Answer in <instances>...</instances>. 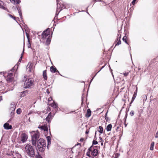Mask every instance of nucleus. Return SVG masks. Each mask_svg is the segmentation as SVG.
<instances>
[{
    "label": "nucleus",
    "mask_w": 158,
    "mask_h": 158,
    "mask_svg": "<svg viewBox=\"0 0 158 158\" xmlns=\"http://www.w3.org/2000/svg\"><path fill=\"white\" fill-rule=\"evenodd\" d=\"M125 127H126L127 124H126L125 123Z\"/></svg>",
    "instance_id": "52"
},
{
    "label": "nucleus",
    "mask_w": 158,
    "mask_h": 158,
    "mask_svg": "<svg viewBox=\"0 0 158 158\" xmlns=\"http://www.w3.org/2000/svg\"><path fill=\"white\" fill-rule=\"evenodd\" d=\"M47 142H48V145H47V148H48V147H49L50 145L51 144V137L48 136L47 137Z\"/></svg>",
    "instance_id": "18"
},
{
    "label": "nucleus",
    "mask_w": 158,
    "mask_h": 158,
    "mask_svg": "<svg viewBox=\"0 0 158 158\" xmlns=\"http://www.w3.org/2000/svg\"><path fill=\"white\" fill-rule=\"evenodd\" d=\"M129 48H130V51H129V52H130V56H131V47L130 46L129 47Z\"/></svg>",
    "instance_id": "48"
},
{
    "label": "nucleus",
    "mask_w": 158,
    "mask_h": 158,
    "mask_svg": "<svg viewBox=\"0 0 158 158\" xmlns=\"http://www.w3.org/2000/svg\"><path fill=\"white\" fill-rule=\"evenodd\" d=\"M84 140V139L83 138H81L80 139V141L81 142H83Z\"/></svg>",
    "instance_id": "47"
},
{
    "label": "nucleus",
    "mask_w": 158,
    "mask_h": 158,
    "mask_svg": "<svg viewBox=\"0 0 158 158\" xmlns=\"http://www.w3.org/2000/svg\"><path fill=\"white\" fill-rule=\"evenodd\" d=\"M9 15L10 17L11 18H12L15 20H16L15 19H16V17H13L12 15H10V14H9Z\"/></svg>",
    "instance_id": "33"
},
{
    "label": "nucleus",
    "mask_w": 158,
    "mask_h": 158,
    "mask_svg": "<svg viewBox=\"0 0 158 158\" xmlns=\"http://www.w3.org/2000/svg\"><path fill=\"white\" fill-rule=\"evenodd\" d=\"M43 76L44 80H47L48 77L47 75L46 70H45L43 71Z\"/></svg>",
    "instance_id": "19"
},
{
    "label": "nucleus",
    "mask_w": 158,
    "mask_h": 158,
    "mask_svg": "<svg viewBox=\"0 0 158 158\" xmlns=\"http://www.w3.org/2000/svg\"><path fill=\"white\" fill-rule=\"evenodd\" d=\"M55 110L56 111H57V110Z\"/></svg>",
    "instance_id": "59"
},
{
    "label": "nucleus",
    "mask_w": 158,
    "mask_h": 158,
    "mask_svg": "<svg viewBox=\"0 0 158 158\" xmlns=\"http://www.w3.org/2000/svg\"><path fill=\"white\" fill-rule=\"evenodd\" d=\"M36 143L39 150L40 151H43V147H45L46 146L45 140L43 139H40L37 141Z\"/></svg>",
    "instance_id": "4"
},
{
    "label": "nucleus",
    "mask_w": 158,
    "mask_h": 158,
    "mask_svg": "<svg viewBox=\"0 0 158 158\" xmlns=\"http://www.w3.org/2000/svg\"><path fill=\"white\" fill-rule=\"evenodd\" d=\"M23 150L27 156L30 157H33L35 156V149L31 144H25V147L23 148Z\"/></svg>",
    "instance_id": "1"
},
{
    "label": "nucleus",
    "mask_w": 158,
    "mask_h": 158,
    "mask_svg": "<svg viewBox=\"0 0 158 158\" xmlns=\"http://www.w3.org/2000/svg\"><path fill=\"white\" fill-rule=\"evenodd\" d=\"M88 133H89V132H88V131H86V134H88Z\"/></svg>",
    "instance_id": "53"
},
{
    "label": "nucleus",
    "mask_w": 158,
    "mask_h": 158,
    "mask_svg": "<svg viewBox=\"0 0 158 158\" xmlns=\"http://www.w3.org/2000/svg\"><path fill=\"white\" fill-rule=\"evenodd\" d=\"M38 128L42 131H48V127L47 124L42 125H39Z\"/></svg>",
    "instance_id": "10"
},
{
    "label": "nucleus",
    "mask_w": 158,
    "mask_h": 158,
    "mask_svg": "<svg viewBox=\"0 0 158 158\" xmlns=\"http://www.w3.org/2000/svg\"><path fill=\"white\" fill-rule=\"evenodd\" d=\"M21 112V109L20 108L18 109L16 111V112L18 114H20Z\"/></svg>",
    "instance_id": "29"
},
{
    "label": "nucleus",
    "mask_w": 158,
    "mask_h": 158,
    "mask_svg": "<svg viewBox=\"0 0 158 158\" xmlns=\"http://www.w3.org/2000/svg\"><path fill=\"white\" fill-rule=\"evenodd\" d=\"M11 106L10 107V110H11L12 111H14L15 108V106L13 104H11Z\"/></svg>",
    "instance_id": "25"
},
{
    "label": "nucleus",
    "mask_w": 158,
    "mask_h": 158,
    "mask_svg": "<svg viewBox=\"0 0 158 158\" xmlns=\"http://www.w3.org/2000/svg\"><path fill=\"white\" fill-rule=\"evenodd\" d=\"M137 89H136V90L135 92H134V94L133 95V97H132V98L131 103L132 102H133V101L135 99V98H136V95H137Z\"/></svg>",
    "instance_id": "22"
},
{
    "label": "nucleus",
    "mask_w": 158,
    "mask_h": 158,
    "mask_svg": "<svg viewBox=\"0 0 158 158\" xmlns=\"http://www.w3.org/2000/svg\"><path fill=\"white\" fill-rule=\"evenodd\" d=\"M121 37V35H120V36L119 37H118L116 39L115 42H117V43L116 44L115 47L116 46V45H118L120 44L121 43V41L120 40V38Z\"/></svg>",
    "instance_id": "13"
},
{
    "label": "nucleus",
    "mask_w": 158,
    "mask_h": 158,
    "mask_svg": "<svg viewBox=\"0 0 158 158\" xmlns=\"http://www.w3.org/2000/svg\"><path fill=\"white\" fill-rule=\"evenodd\" d=\"M118 158V157H117L116 156H115L114 158Z\"/></svg>",
    "instance_id": "54"
},
{
    "label": "nucleus",
    "mask_w": 158,
    "mask_h": 158,
    "mask_svg": "<svg viewBox=\"0 0 158 158\" xmlns=\"http://www.w3.org/2000/svg\"><path fill=\"white\" fill-rule=\"evenodd\" d=\"M50 40L49 39H47V40L46 41V43H48V42H50Z\"/></svg>",
    "instance_id": "45"
},
{
    "label": "nucleus",
    "mask_w": 158,
    "mask_h": 158,
    "mask_svg": "<svg viewBox=\"0 0 158 158\" xmlns=\"http://www.w3.org/2000/svg\"><path fill=\"white\" fill-rule=\"evenodd\" d=\"M14 68L13 67L10 71H8V73L6 72L1 73V74H2L5 77H6V80L9 82H12L14 78V75L12 72L14 70Z\"/></svg>",
    "instance_id": "3"
},
{
    "label": "nucleus",
    "mask_w": 158,
    "mask_h": 158,
    "mask_svg": "<svg viewBox=\"0 0 158 158\" xmlns=\"http://www.w3.org/2000/svg\"><path fill=\"white\" fill-rule=\"evenodd\" d=\"M31 136V140L32 145L36 146L37 141L39 138L40 134L37 131H32L30 132Z\"/></svg>",
    "instance_id": "2"
},
{
    "label": "nucleus",
    "mask_w": 158,
    "mask_h": 158,
    "mask_svg": "<svg viewBox=\"0 0 158 158\" xmlns=\"http://www.w3.org/2000/svg\"><path fill=\"white\" fill-rule=\"evenodd\" d=\"M49 34V32L47 29L44 31L42 34V37L43 39H45Z\"/></svg>",
    "instance_id": "11"
},
{
    "label": "nucleus",
    "mask_w": 158,
    "mask_h": 158,
    "mask_svg": "<svg viewBox=\"0 0 158 158\" xmlns=\"http://www.w3.org/2000/svg\"><path fill=\"white\" fill-rule=\"evenodd\" d=\"M2 100V96H0V102Z\"/></svg>",
    "instance_id": "49"
},
{
    "label": "nucleus",
    "mask_w": 158,
    "mask_h": 158,
    "mask_svg": "<svg viewBox=\"0 0 158 158\" xmlns=\"http://www.w3.org/2000/svg\"><path fill=\"white\" fill-rule=\"evenodd\" d=\"M155 137L157 138L158 137V131H157L155 135Z\"/></svg>",
    "instance_id": "36"
},
{
    "label": "nucleus",
    "mask_w": 158,
    "mask_h": 158,
    "mask_svg": "<svg viewBox=\"0 0 158 158\" xmlns=\"http://www.w3.org/2000/svg\"><path fill=\"white\" fill-rule=\"evenodd\" d=\"M98 143V142L96 140H93V144L94 145H96Z\"/></svg>",
    "instance_id": "32"
},
{
    "label": "nucleus",
    "mask_w": 158,
    "mask_h": 158,
    "mask_svg": "<svg viewBox=\"0 0 158 158\" xmlns=\"http://www.w3.org/2000/svg\"><path fill=\"white\" fill-rule=\"evenodd\" d=\"M127 37L126 36H124L123 38V41H124L127 44H128L127 40Z\"/></svg>",
    "instance_id": "26"
},
{
    "label": "nucleus",
    "mask_w": 158,
    "mask_h": 158,
    "mask_svg": "<svg viewBox=\"0 0 158 158\" xmlns=\"http://www.w3.org/2000/svg\"><path fill=\"white\" fill-rule=\"evenodd\" d=\"M28 135L26 133L22 132L20 135V138L21 139L20 141L19 142V143H25L28 139Z\"/></svg>",
    "instance_id": "7"
},
{
    "label": "nucleus",
    "mask_w": 158,
    "mask_h": 158,
    "mask_svg": "<svg viewBox=\"0 0 158 158\" xmlns=\"http://www.w3.org/2000/svg\"><path fill=\"white\" fill-rule=\"evenodd\" d=\"M17 9L19 13V16L21 19H22V14L21 10L19 6L17 7Z\"/></svg>",
    "instance_id": "20"
},
{
    "label": "nucleus",
    "mask_w": 158,
    "mask_h": 158,
    "mask_svg": "<svg viewBox=\"0 0 158 158\" xmlns=\"http://www.w3.org/2000/svg\"><path fill=\"white\" fill-rule=\"evenodd\" d=\"M104 67V66H102V68H101V69L99 70V71H98V73H97L95 75V76H94V77L92 78V79H91V81H90V82H91L93 80V79H94V77H95V76L96 75V74H97V73L98 72H99V71H100L101 70L102 68H103Z\"/></svg>",
    "instance_id": "30"
},
{
    "label": "nucleus",
    "mask_w": 158,
    "mask_h": 158,
    "mask_svg": "<svg viewBox=\"0 0 158 158\" xmlns=\"http://www.w3.org/2000/svg\"><path fill=\"white\" fill-rule=\"evenodd\" d=\"M24 51V49H23V52Z\"/></svg>",
    "instance_id": "58"
},
{
    "label": "nucleus",
    "mask_w": 158,
    "mask_h": 158,
    "mask_svg": "<svg viewBox=\"0 0 158 158\" xmlns=\"http://www.w3.org/2000/svg\"><path fill=\"white\" fill-rule=\"evenodd\" d=\"M4 4L3 2L2 1L0 0V8L3 9H5V7L3 6Z\"/></svg>",
    "instance_id": "24"
},
{
    "label": "nucleus",
    "mask_w": 158,
    "mask_h": 158,
    "mask_svg": "<svg viewBox=\"0 0 158 158\" xmlns=\"http://www.w3.org/2000/svg\"><path fill=\"white\" fill-rule=\"evenodd\" d=\"M23 54V53L21 54V56L20 59H19V62H20L21 61V60H22Z\"/></svg>",
    "instance_id": "37"
},
{
    "label": "nucleus",
    "mask_w": 158,
    "mask_h": 158,
    "mask_svg": "<svg viewBox=\"0 0 158 158\" xmlns=\"http://www.w3.org/2000/svg\"><path fill=\"white\" fill-rule=\"evenodd\" d=\"M24 95H21V97H24Z\"/></svg>",
    "instance_id": "55"
},
{
    "label": "nucleus",
    "mask_w": 158,
    "mask_h": 158,
    "mask_svg": "<svg viewBox=\"0 0 158 158\" xmlns=\"http://www.w3.org/2000/svg\"><path fill=\"white\" fill-rule=\"evenodd\" d=\"M50 71L52 73H55L56 72L59 73V71L56 70V68L53 66H51L50 67Z\"/></svg>",
    "instance_id": "14"
},
{
    "label": "nucleus",
    "mask_w": 158,
    "mask_h": 158,
    "mask_svg": "<svg viewBox=\"0 0 158 158\" xmlns=\"http://www.w3.org/2000/svg\"><path fill=\"white\" fill-rule=\"evenodd\" d=\"M103 127L101 126H99V129L98 130V131L100 133L102 134L103 132Z\"/></svg>",
    "instance_id": "23"
},
{
    "label": "nucleus",
    "mask_w": 158,
    "mask_h": 158,
    "mask_svg": "<svg viewBox=\"0 0 158 158\" xmlns=\"http://www.w3.org/2000/svg\"><path fill=\"white\" fill-rule=\"evenodd\" d=\"M91 112L89 109L87 110V112L85 114V116L87 118H89L91 115Z\"/></svg>",
    "instance_id": "16"
},
{
    "label": "nucleus",
    "mask_w": 158,
    "mask_h": 158,
    "mask_svg": "<svg viewBox=\"0 0 158 158\" xmlns=\"http://www.w3.org/2000/svg\"><path fill=\"white\" fill-rule=\"evenodd\" d=\"M80 145L81 146V144L80 143H78L77 144H76L75 145L76 146V145Z\"/></svg>",
    "instance_id": "50"
},
{
    "label": "nucleus",
    "mask_w": 158,
    "mask_h": 158,
    "mask_svg": "<svg viewBox=\"0 0 158 158\" xmlns=\"http://www.w3.org/2000/svg\"><path fill=\"white\" fill-rule=\"evenodd\" d=\"M128 73H129L128 72H125L123 73V74L125 76H127L128 75Z\"/></svg>",
    "instance_id": "34"
},
{
    "label": "nucleus",
    "mask_w": 158,
    "mask_h": 158,
    "mask_svg": "<svg viewBox=\"0 0 158 158\" xmlns=\"http://www.w3.org/2000/svg\"><path fill=\"white\" fill-rule=\"evenodd\" d=\"M31 62H29L27 66V68H29V70H30L31 69Z\"/></svg>",
    "instance_id": "27"
},
{
    "label": "nucleus",
    "mask_w": 158,
    "mask_h": 158,
    "mask_svg": "<svg viewBox=\"0 0 158 158\" xmlns=\"http://www.w3.org/2000/svg\"><path fill=\"white\" fill-rule=\"evenodd\" d=\"M50 105L52 107L56 109H57L58 107V105L54 101H53V102L52 103L50 104Z\"/></svg>",
    "instance_id": "17"
},
{
    "label": "nucleus",
    "mask_w": 158,
    "mask_h": 158,
    "mask_svg": "<svg viewBox=\"0 0 158 158\" xmlns=\"http://www.w3.org/2000/svg\"><path fill=\"white\" fill-rule=\"evenodd\" d=\"M93 2L95 1V2H98V1H100V2H102L101 0H93Z\"/></svg>",
    "instance_id": "46"
},
{
    "label": "nucleus",
    "mask_w": 158,
    "mask_h": 158,
    "mask_svg": "<svg viewBox=\"0 0 158 158\" xmlns=\"http://www.w3.org/2000/svg\"><path fill=\"white\" fill-rule=\"evenodd\" d=\"M55 115V114H53V115H52V113L51 112L49 113L48 116H47L46 118V120L47 121L48 123H50L51 122V121L52 119L54 116Z\"/></svg>",
    "instance_id": "8"
},
{
    "label": "nucleus",
    "mask_w": 158,
    "mask_h": 158,
    "mask_svg": "<svg viewBox=\"0 0 158 158\" xmlns=\"http://www.w3.org/2000/svg\"><path fill=\"white\" fill-rule=\"evenodd\" d=\"M107 114V112H106L105 115V118L106 119V120L107 121V118L106 117V115Z\"/></svg>",
    "instance_id": "41"
},
{
    "label": "nucleus",
    "mask_w": 158,
    "mask_h": 158,
    "mask_svg": "<svg viewBox=\"0 0 158 158\" xmlns=\"http://www.w3.org/2000/svg\"><path fill=\"white\" fill-rule=\"evenodd\" d=\"M112 127V125L111 124H109L106 127V131H110Z\"/></svg>",
    "instance_id": "21"
},
{
    "label": "nucleus",
    "mask_w": 158,
    "mask_h": 158,
    "mask_svg": "<svg viewBox=\"0 0 158 158\" xmlns=\"http://www.w3.org/2000/svg\"><path fill=\"white\" fill-rule=\"evenodd\" d=\"M120 35V33H118V36Z\"/></svg>",
    "instance_id": "56"
},
{
    "label": "nucleus",
    "mask_w": 158,
    "mask_h": 158,
    "mask_svg": "<svg viewBox=\"0 0 158 158\" xmlns=\"http://www.w3.org/2000/svg\"><path fill=\"white\" fill-rule=\"evenodd\" d=\"M99 139L100 140L99 141L100 142L103 141V140L102 138L101 137H99Z\"/></svg>",
    "instance_id": "38"
},
{
    "label": "nucleus",
    "mask_w": 158,
    "mask_h": 158,
    "mask_svg": "<svg viewBox=\"0 0 158 158\" xmlns=\"http://www.w3.org/2000/svg\"><path fill=\"white\" fill-rule=\"evenodd\" d=\"M56 1L57 2V6L56 14V15H58L60 12L61 10L63 9L64 8H69V7H67V5H66L64 4L61 5L60 3H59V1L58 2V0H56Z\"/></svg>",
    "instance_id": "5"
},
{
    "label": "nucleus",
    "mask_w": 158,
    "mask_h": 158,
    "mask_svg": "<svg viewBox=\"0 0 158 158\" xmlns=\"http://www.w3.org/2000/svg\"><path fill=\"white\" fill-rule=\"evenodd\" d=\"M136 0H133L132 1V3L133 5H134L135 3V2Z\"/></svg>",
    "instance_id": "39"
},
{
    "label": "nucleus",
    "mask_w": 158,
    "mask_h": 158,
    "mask_svg": "<svg viewBox=\"0 0 158 158\" xmlns=\"http://www.w3.org/2000/svg\"><path fill=\"white\" fill-rule=\"evenodd\" d=\"M46 92L48 94H49L50 93V91L49 90H48V89H47L46 90Z\"/></svg>",
    "instance_id": "44"
},
{
    "label": "nucleus",
    "mask_w": 158,
    "mask_h": 158,
    "mask_svg": "<svg viewBox=\"0 0 158 158\" xmlns=\"http://www.w3.org/2000/svg\"><path fill=\"white\" fill-rule=\"evenodd\" d=\"M10 2L14 4H18L20 2V0H10Z\"/></svg>",
    "instance_id": "15"
},
{
    "label": "nucleus",
    "mask_w": 158,
    "mask_h": 158,
    "mask_svg": "<svg viewBox=\"0 0 158 158\" xmlns=\"http://www.w3.org/2000/svg\"><path fill=\"white\" fill-rule=\"evenodd\" d=\"M34 81L33 80L29 79L27 80L25 82L24 87L25 88H31L34 84Z\"/></svg>",
    "instance_id": "6"
},
{
    "label": "nucleus",
    "mask_w": 158,
    "mask_h": 158,
    "mask_svg": "<svg viewBox=\"0 0 158 158\" xmlns=\"http://www.w3.org/2000/svg\"><path fill=\"white\" fill-rule=\"evenodd\" d=\"M154 145V142H152L151 145V146L150 148V149L151 150H153V147Z\"/></svg>",
    "instance_id": "28"
},
{
    "label": "nucleus",
    "mask_w": 158,
    "mask_h": 158,
    "mask_svg": "<svg viewBox=\"0 0 158 158\" xmlns=\"http://www.w3.org/2000/svg\"><path fill=\"white\" fill-rule=\"evenodd\" d=\"M134 114V111L133 110L131 111L130 113V115L131 116H133Z\"/></svg>",
    "instance_id": "31"
},
{
    "label": "nucleus",
    "mask_w": 158,
    "mask_h": 158,
    "mask_svg": "<svg viewBox=\"0 0 158 158\" xmlns=\"http://www.w3.org/2000/svg\"><path fill=\"white\" fill-rule=\"evenodd\" d=\"M28 48H30L31 47V44H30V41L29 40H28Z\"/></svg>",
    "instance_id": "35"
},
{
    "label": "nucleus",
    "mask_w": 158,
    "mask_h": 158,
    "mask_svg": "<svg viewBox=\"0 0 158 158\" xmlns=\"http://www.w3.org/2000/svg\"><path fill=\"white\" fill-rule=\"evenodd\" d=\"M101 145L102 146L103 145V141L101 142Z\"/></svg>",
    "instance_id": "51"
},
{
    "label": "nucleus",
    "mask_w": 158,
    "mask_h": 158,
    "mask_svg": "<svg viewBox=\"0 0 158 158\" xmlns=\"http://www.w3.org/2000/svg\"><path fill=\"white\" fill-rule=\"evenodd\" d=\"M36 158H42V156L40 155H38L36 156Z\"/></svg>",
    "instance_id": "40"
},
{
    "label": "nucleus",
    "mask_w": 158,
    "mask_h": 158,
    "mask_svg": "<svg viewBox=\"0 0 158 158\" xmlns=\"http://www.w3.org/2000/svg\"><path fill=\"white\" fill-rule=\"evenodd\" d=\"M3 127L5 129L9 130L12 128V126L9 125V123H6L4 124Z\"/></svg>",
    "instance_id": "12"
},
{
    "label": "nucleus",
    "mask_w": 158,
    "mask_h": 158,
    "mask_svg": "<svg viewBox=\"0 0 158 158\" xmlns=\"http://www.w3.org/2000/svg\"><path fill=\"white\" fill-rule=\"evenodd\" d=\"M88 150L90 151H92L91 154L94 156H96L98 155V150L97 149H94L92 151V147H91L89 148Z\"/></svg>",
    "instance_id": "9"
},
{
    "label": "nucleus",
    "mask_w": 158,
    "mask_h": 158,
    "mask_svg": "<svg viewBox=\"0 0 158 158\" xmlns=\"http://www.w3.org/2000/svg\"><path fill=\"white\" fill-rule=\"evenodd\" d=\"M52 100V98L51 97L49 98L48 99V101H51Z\"/></svg>",
    "instance_id": "42"
},
{
    "label": "nucleus",
    "mask_w": 158,
    "mask_h": 158,
    "mask_svg": "<svg viewBox=\"0 0 158 158\" xmlns=\"http://www.w3.org/2000/svg\"><path fill=\"white\" fill-rule=\"evenodd\" d=\"M115 156L118 157L119 156V154L118 153H116L115 155Z\"/></svg>",
    "instance_id": "43"
},
{
    "label": "nucleus",
    "mask_w": 158,
    "mask_h": 158,
    "mask_svg": "<svg viewBox=\"0 0 158 158\" xmlns=\"http://www.w3.org/2000/svg\"><path fill=\"white\" fill-rule=\"evenodd\" d=\"M111 72H112V71H111ZM112 75H113V74L112 73Z\"/></svg>",
    "instance_id": "57"
}]
</instances>
